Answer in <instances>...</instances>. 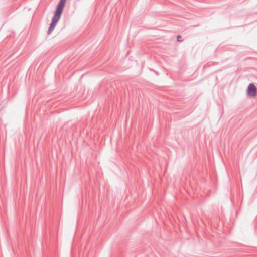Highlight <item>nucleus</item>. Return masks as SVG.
I'll list each match as a JSON object with an SVG mask.
<instances>
[{
	"mask_svg": "<svg viewBox=\"0 0 257 257\" xmlns=\"http://www.w3.org/2000/svg\"><path fill=\"white\" fill-rule=\"evenodd\" d=\"M66 2V0H60L57 6L56 9L53 16H61L65 5Z\"/></svg>",
	"mask_w": 257,
	"mask_h": 257,
	"instance_id": "nucleus-1",
	"label": "nucleus"
},
{
	"mask_svg": "<svg viewBox=\"0 0 257 257\" xmlns=\"http://www.w3.org/2000/svg\"><path fill=\"white\" fill-rule=\"evenodd\" d=\"M256 88L255 86L252 84H250L247 89V94L249 98H253L256 95Z\"/></svg>",
	"mask_w": 257,
	"mask_h": 257,
	"instance_id": "nucleus-2",
	"label": "nucleus"
},
{
	"mask_svg": "<svg viewBox=\"0 0 257 257\" xmlns=\"http://www.w3.org/2000/svg\"><path fill=\"white\" fill-rule=\"evenodd\" d=\"M60 18V17H53L52 22L50 23V25L47 32L48 35H50L53 32Z\"/></svg>",
	"mask_w": 257,
	"mask_h": 257,
	"instance_id": "nucleus-3",
	"label": "nucleus"
},
{
	"mask_svg": "<svg viewBox=\"0 0 257 257\" xmlns=\"http://www.w3.org/2000/svg\"><path fill=\"white\" fill-rule=\"evenodd\" d=\"M177 41L178 42H182L183 40L181 39V36L180 35H178L177 37Z\"/></svg>",
	"mask_w": 257,
	"mask_h": 257,
	"instance_id": "nucleus-4",
	"label": "nucleus"
}]
</instances>
